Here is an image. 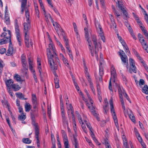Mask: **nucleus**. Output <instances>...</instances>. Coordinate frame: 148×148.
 I'll list each match as a JSON object with an SVG mask.
<instances>
[{"instance_id":"obj_49","label":"nucleus","mask_w":148,"mask_h":148,"mask_svg":"<svg viewBox=\"0 0 148 148\" xmlns=\"http://www.w3.org/2000/svg\"><path fill=\"white\" fill-rule=\"evenodd\" d=\"M72 119H72L73 123L74 124V125H73V130H74L75 131V132H76V130H77L76 127V121L75 120V119L74 118H72Z\"/></svg>"},{"instance_id":"obj_20","label":"nucleus","mask_w":148,"mask_h":148,"mask_svg":"<svg viewBox=\"0 0 148 148\" xmlns=\"http://www.w3.org/2000/svg\"><path fill=\"white\" fill-rule=\"evenodd\" d=\"M53 25L55 29L58 33L59 30H60L61 32H63V30L62 29H60V25L57 22H55V23H53Z\"/></svg>"},{"instance_id":"obj_28","label":"nucleus","mask_w":148,"mask_h":148,"mask_svg":"<svg viewBox=\"0 0 148 148\" xmlns=\"http://www.w3.org/2000/svg\"><path fill=\"white\" fill-rule=\"evenodd\" d=\"M64 39L66 47V49L69 51V52H70V47L68 40L65 37H64Z\"/></svg>"},{"instance_id":"obj_48","label":"nucleus","mask_w":148,"mask_h":148,"mask_svg":"<svg viewBox=\"0 0 148 148\" xmlns=\"http://www.w3.org/2000/svg\"><path fill=\"white\" fill-rule=\"evenodd\" d=\"M38 69L40 73V76L41 77H42V72L41 65H38Z\"/></svg>"},{"instance_id":"obj_15","label":"nucleus","mask_w":148,"mask_h":148,"mask_svg":"<svg viewBox=\"0 0 148 148\" xmlns=\"http://www.w3.org/2000/svg\"><path fill=\"white\" fill-rule=\"evenodd\" d=\"M72 142L75 148H79L78 143L75 135H73V138L72 139Z\"/></svg>"},{"instance_id":"obj_29","label":"nucleus","mask_w":148,"mask_h":148,"mask_svg":"<svg viewBox=\"0 0 148 148\" xmlns=\"http://www.w3.org/2000/svg\"><path fill=\"white\" fill-rule=\"evenodd\" d=\"M132 14L134 17L135 18V20L138 23V24L140 26L142 25V23L141 22L139 19V18L138 17V16L134 12L132 13Z\"/></svg>"},{"instance_id":"obj_34","label":"nucleus","mask_w":148,"mask_h":148,"mask_svg":"<svg viewBox=\"0 0 148 148\" xmlns=\"http://www.w3.org/2000/svg\"><path fill=\"white\" fill-rule=\"evenodd\" d=\"M106 105L103 106V109L104 110V112L105 114H107V112L108 110V101L106 102L105 101Z\"/></svg>"},{"instance_id":"obj_24","label":"nucleus","mask_w":148,"mask_h":148,"mask_svg":"<svg viewBox=\"0 0 148 148\" xmlns=\"http://www.w3.org/2000/svg\"><path fill=\"white\" fill-rule=\"evenodd\" d=\"M15 95L17 97L21 99L26 100L27 98H24V95L21 92H17L15 93Z\"/></svg>"},{"instance_id":"obj_4","label":"nucleus","mask_w":148,"mask_h":148,"mask_svg":"<svg viewBox=\"0 0 148 148\" xmlns=\"http://www.w3.org/2000/svg\"><path fill=\"white\" fill-rule=\"evenodd\" d=\"M14 25L15 31V34L16 38L18 42V45L20 46H21L22 39L20 34V31L18 21L17 19H15L14 20Z\"/></svg>"},{"instance_id":"obj_33","label":"nucleus","mask_w":148,"mask_h":148,"mask_svg":"<svg viewBox=\"0 0 148 148\" xmlns=\"http://www.w3.org/2000/svg\"><path fill=\"white\" fill-rule=\"evenodd\" d=\"M109 17L113 26H114V28H116V25L115 23L114 20L113 18V16L112 15L110 14Z\"/></svg>"},{"instance_id":"obj_16","label":"nucleus","mask_w":148,"mask_h":148,"mask_svg":"<svg viewBox=\"0 0 148 148\" xmlns=\"http://www.w3.org/2000/svg\"><path fill=\"white\" fill-rule=\"evenodd\" d=\"M135 54L138 59L140 60L141 63L142 64L143 66L144 67L145 70H146L148 69V67L147 65L145 63L144 61L141 58L139 54L137 53V52L136 51L135 52Z\"/></svg>"},{"instance_id":"obj_5","label":"nucleus","mask_w":148,"mask_h":148,"mask_svg":"<svg viewBox=\"0 0 148 148\" xmlns=\"http://www.w3.org/2000/svg\"><path fill=\"white\" fill-rule=\"evenodd\" d=\"M84 73L85 76L88 82L90 87L92 90V91L94 95H96L95 91L94 88L93 83L92 82V79L90 76V74L88 72V69L87 66L85 64L84 65Z\"/></svg>"},{"instance_id":"obj_47","label":"nucleus","mask_w":148,"mask_h":148,"mask_svg":"<svg viewBox=\"0 0 148 148\" xmlns=\"http://www.w3.org/2000/svg\"><path fill=\"white\" fill-rule=\"evenodd\" d=\"M62 121L64 124H67L68 121L66 119L65 114H63L62 116Z\"/></svg>"},{"instance_id":"obj_45","label":"nucleus","mask_w":148,"mask_h":148,"mask_svg":"<svg viewBox=\"0 0 148 148\" xmlns=\"http://www.w3.org/2000/svg\"><path fill=\"white\" fill-rule=\"evenodd\" d=\"M23 67L25 69L27 68V63L26 60H21Z\"/></svg>"},{"instance_id":"obj_63","label":"nucleus","mask_w":148,"mask_h":148,"mask_svg":"<svg viewBox=\"0 0 148 148\" xmlns=\"http://www.w3.org/2000/svg\"><path fill=\"white\" fill-rule=\"evenodd\" d=\"M33 75L34 80L35 82L37 83V79L36 75V73L35 72L33 73Z\"/></svg>"},{"instance_id":"obj_3","label":"nucleus","mask_w":148,"mask_h":148,"mask_svg":"<svg viewBox=\"0 0 148 148\" xmlns=\"http://www.w3.org/2000/svg\"><path fill=\"white\" fill-rule=\"evenodd\" d=\"M23 32L25 34V42L27 47H29V31L31 27L30 21H26L23 24Z\"/></svg>"},{"instance_id":"obj_8","label":"nucleus","mask_w":148,"mask_h":148,"mask_svg":"<svg viewBox=\"0 0 148 148\" xmlns=\"http://www.w3.org/2000/svg\"><path fill=\"white\" fill-rule=\"evenodd\" d=\"M109 103L110 106V110L112 113L113 118L115 123V125H116V127H117L118 126V123L117 117L116 115V114L115 112V110L114 108L112 98L111 99Z\"/></svg>"},{"instance_id":"obj_19","label":"nucleus","mask_w":148,"mask_h":148,"mask_svg":"<svg viewBox=\"0 0 148 148\" xmlns=\"http://www.w3.org/2000/svg\"><path fill=\"white\" fill-rule=\"evenodd\" d=\"M29 69L33 73L35 72V70L33 69V64L32 59L31 58H29Z\"/></svg>"},{"instance_id":"obj_44","label":"nucleus","mask_w":148,"mask_h":148,"mask_svg":"<svg viewBox=\"0 0 148 148\" xmlns=\"http://www.w3.org/2000/svg\"><path fill=\"white\" fill-rule=\"evenodd\" d=\"M123 47L125 51L127 54H130V52L127 45L123 46Z\"/></svg>"},{"instance_id":"obj_32","label":"nucleus","mask_w":148,"mask_h":148,"mask_svg":"<svg viewBox=\"0 0 148 148\" xmlns=\"http://www.w3.org/2000/svg\"><path fill=\"white\" fill-rule=\"evenodd\" d=\"M85 92H86L87 96L88 98V99L89 100V101L90 102V103H91V106L92 107H93V103L92 101V99L90 97V96L89 94V93L88 92V91L86 89L85 90Z\"/></svg>"},{"instance_id":"obj_22","label":"nucleus","mask_w":148,"mask_h":148,"mask_svg":"<svg viewBox=\"0 0 148 148\" xmlns=\"http://www.w3.org/2000/svg\"><path fill=\"white\" fill-rule=\"evenodd\" d=\"M119 93V97L120 99H123V95L124 94L125 92L123 89L120 86H118Z\"/></svg>"},{"instance_id":"obj_36","label":"nucleus","mask_w":148,"mask_h":148,"mask_svg":"<svg viewBox=\"0 0 148 148\" xmlns=\"http://www.w3.org/2000/svg\"><path fill=\"white\" fill-rule=\"evenodd\" d=\"M142 92L146 94H148V86L147 85L144 86L142 89Z\"/></svg>"},{"instance_id":"obj_1","label":"nucleus","mask_w":148,"mask_h":148,"mask_svg":"<svg viewBox=\"0 0 148 148\" xmlns=\"http://www.w3.org/2000/svg\"><path fill=\"white\" fill-rule=\"evenodd\" d=\"M49 48L47 49V54L48 58V63L52 69H57V65L56 61L58 62L59 59L56 53L55 47L50 38H49Z\"/></svg>"},{"instance_id":"obj_54","label":"nucleus","mask_w":148,"mask_h":148,"mask_svg":"<svg viewBox=\"0 0 148 148\" xmlns=\"http://www.w3.org/2000/svg\"><path fill=\"white\" fill-rule=\"evenodd\" d=\"M44 16L45 17L46 21L47 22H48L49 21V18H50L51 17L49 13H47V14Z\"/></svg>"},{"instance_id":"obj_31","label":"nucleus","mask_w":148,"mask_h":148,"mask_svg":"<svg viewBox=\"0 0 148 148\" xmlns=\"http://www.w3.org/2000/svg\"><path fill=\"white\" fill-rule=\"evenodd\" d=\"M13 80L12 79H10L7 80L5 82V84L8 87H9L10 86H11V84H13Z\"/></svg>"},{"instance_id":"obj_6","label":"nucleus","mask_w":148,"mask_h":148,"mask_svg":"<svg viewBox=\"0 0 148 148\" xmlns=\"http://www.w3.org/2000/svg\"><path fill=\"white\" fill-rule=\"evenodd\" d=\"M111 77L109 81V88L110 91L112 92L111 82L112 81L113 82L115 83L116 77V70L113 66L111 68Z\"/></svg>"},{"instance_id":"obj_50","label":"nucleus","mask_w":148,"mask_h":148,"mask_svg":"<svg viewBox=\"0 0 148 148\" xmlns=\"http://www.w3.org/2000/svg\"><path fill=\"white\" fill-rule=\"evenodd\" d=\"M27 0H23L22 1L21 8H25V6L26 5Z\"/></svg>"},{"instance_id":"obj_13","label":"nucleus","mask_w":148,"mask_h":148,"mask_svg":"<svg viewBox=\"0 0 148 148\" xmlns=\"http://www.w3.org/2000/svg\"><path fill=\"white\" fill-rule=\"evenodd\" d=\"M7 31L8 32V37H5L3 39L0 40V45H2L4 44L9 42L11 43V32L10 30H8Z\"/></svg>"},{"instance_id":"obj_30","label":"nucleus","mask_w":148,"mask_h":148,"mask_svg":"<svg viewBox=\"0 0 148 148\" xmlns=\"http://www.w3.org/2000/svg\"><path fill=\"white\" fill-rule=\"evenodd\" d=\"M90 134L91 137L92 138L93 140H94V141L96 142L97 145H101L100 143H99L98 142L97 140L96 139V138L95 137V136L92 132V131L90 132Z\"/></svg>"},{"instance_id":"obj_41","label":"nucleus","mask_w":148,"mask_h":148,"mask_svg":"<svg viewBox=\"0 0 148 148\" xmlns=\"http://www.w3.org/2000/svg\"><path fill=\"white\" fill-rule=\"evenodd\" d=\"M104 144L106 146V148H112L108 139H106L105 140Z\"/></svg>"},{"instance_id":"obj_58","label":"nucleus","mask_w":148,"mask_h":148,"mask_svg":"<svg viewBox=\"0 0 148 148\" xmlns=\"http://www.w3.org/2000/svg\"><path fill=\"white\" fill-rule=\"evenodd\" d=\"M1 102L3 106H5L7 107H8V101L6 100H2Z\"/></svg>"},{"instance_id":"obj_61","label":"nucleus","mask_w":148,"mask_h":148,"mask_svg":"<svg viewBox=\"0 0 148 148\" xmlns=\"http://www.w3.org/2000/svg\"><path fill=\"white\" fill-rule=\"evenodd\" d=\"M5 22L7 25L10 24V19L9 17H5Z\"/></svg>"},{"instance_id":"obj_57","label":"nucleus","mask_w":148,"mask_h":148,"mask_svg":"<svg viewBox=\"0 0 148 148\" xmlns=\"http://www.w3.org/2000/svg\"><path fill=\"white\" fill-rule=\"evenodd\" d=\"M69 110H70L71 114L73 115V107L71 104H70L69 106Z\"/></svg>"},{"instance_id":"obj_27","label":"nucleus","mask_w":148,"mask_h":148,"mask_svg":"<svg viewBox=\"0 0 148 148\" xmlns=\"http://www.w3.org/2000/svg\"><path fill=\"white\" fill-rule=\"evenodd\" d=\"M25 110L26 112H29L32 107L30 104L27 102H26L25 105Z\"/></svg>"},{"instance_id":"obj_64","label":"nucleus","mask_w":148,"mask_h":148,"mask_svg":"<svg viewBox=\"0 0 148 148\" xmlns=\"http://www.w3.org/2000/svg\"><path fill=\"white\" fill-rule=\"evenodd\" d=\"M6 51V49L5 48H2L0 49V53L1 54L4 53Z\"/></svg>"},{"instance_id":"obj_39","label":"nucleus","mask_w":148,"mask_h":148,"mask_svg":"<svg viewBox=\"0 0 148 148\" xmlns=\"http://www.w3.org/2000/svg\"><path fill=\"white\" fill-rule=\"evenodd\" d=\"M26 118V114H24V113L21 115H19L18 117V119L21 121H23Z\"/></svg>"},{"instance_id":"obj_21","label":"nucleus","mask_w":148,"mask_h":148,"mask_svg":"<svg viewBox=\"0 0 148 148\" xmlns=\"http://www.w3.org/2000/svg\"><path fill=\"white\" fill-rule=\"evenodd\" d=\"M32 103L35 106H36L38 104L37 99L35 94H32Z\"/></svg>"},{"instance_id":"obj_37","label":"nucleus","mask_w":148,"mask_h":148,"mask_svg":"<svg viewBox=\"0 0 148 148\" xmlns=\"http://www.w3.org/2000/svg\"><path fill=\"white\" fill-rule=\"evenodd\" d=\"M25 15L26 18V21H30L29 20L30 16L29 11L28 10H25Z\"/></svg>"},{"instance_id":"obj_35","label":"nucleus","mask_w":148,"mask_h":148,"mask_svg":"<svg viewBox=\"0 0 148 148\" xmlns=\"http://www.w3.org/2000/svg\"><path fill=\"white\" fill-rule=\"evenodd\" d=\"M59 81V79L57 77L54 78V83L56 88H58L60 87Z\"/></svg>"},{"instance_id":"obj_51","label":"nucleus","mask_w":148,"mask_h":148,"mask_svg":"<svg viewBox=\"0 0 148 148\" xmlns=\"http://www.w3.org/2000/svg\"><path fill=\"white\" fill-rule=\"evenodd\" d=\"M113 12L114 13V14L116 16V18L117 20H118V19L120 18V14L117 11H116V10H115Z\"/></svg>"},{"instance_id":"obj_14","label":"nucleus","mask_w":148,"mask_h":148,"mask_svg":"<svg viewBox=\"0 0 148 148\" xmlns=\"http://www.w3.org/2000/svg\"><path fill=\"white\" fill-rule=\"evenodd\" d=\"M121 58L122 61V63L123 65H125L127 68L128 69V62L127 57L126 55H122L121 57Z\"/></svg>"},{"instance_id":"obj_38","label":"nucleus","mask_w":148,"mask_h":148,"mask_svg":"<svg viewBox=\"0 0 148 148\" xmlns=\"http://www.w3.org/2000/svg\"><path fill=\"white\" fill-rule=\"evenodd\" d=\"M83 98V100L85 101L86 102V105L87 106H88V108L90 109H92L93 108H94L93 105V107L92 108V107L91 104H89L87 102L86 99L85 98L84 96L82 97Z\"/></svg>"},{"instance_id":"obj_11","label":"nucleus","mask_w":148,"mask_h":148,"mask_svg":"<svg viewBox=\"0 0 148 148\" xmlns=\"http://www.w3.org/2000/svg\"><path fill=\"white\" fill-rule=\"evenodd\" d=\"M129 63L130 68L129 70V72L131 73H132V72L135 73H136L137 69L135 65L134 60L132 58H130Z\"/></svg>"},{"instance_id":"obj_52","label":"nucleus","mask_w":148,"mask_h":148,"mask_svg":"<svg viewBox=\"0 0 148 148\" xmlns=\"http://www.w3.org/2000/svg\"><path fill=\"white\" fill-rule=\"evenodd\" d=\"M129 116L130 119L133 122H134L135 121V117L132 114H129Z\"/></svg>"},{"instance_id":"obj_2","label":"nucleus","mask_w":148,"mask_h":148,"mask_svg":"<svg viewBox=\"0 0 148 148\" xmlns=\"http://www.w3.org/2000/svg\"><path fill=\"white\" fill-rule=\"evenodd\" d=\"M88 38H89L88 41H91V40H89V38L88 36ZM85 38H86V40H87L86 39V37H85ZM92 40L93 41V43L94 45L95 48V49L94 50L93 49V48L92 46V43L91 42V44H90V45H91V47L92 53L93 54L92 55L91 54V50H90H90V52L91 53V56H94V53H95L96 57V58H97L98 57V55H97V53L99 51V49H101V44L99 42L98 43H97V38L95 36L93 35L92 36ZM88 48H89V43H88Z\"/></svg>"},{"instance_id":"obj_9","label":"nucleus","mask_w":148,"mask_h":148,"mask_svg":"<svg viewBox=\"0 0 148 148\" xmlns=\"http://www.w3.org/2000/svg\"><path fill=\"white\" fill-rule=\"evenodd\" d=\"M83 18H84V19L86 21V27H85L84 28V31H85V37L86 38V39L87 41L89 43V49L91 51V54L92 55L93 54L92 53V51L91 49V47L90 44H91V41H88L89 38H88V21L87 20V18L86 17V16L85 14H83Z\"/></svg>"},{"instance_id":"obj_59","label":"nucleus","mask_w":148,"mask_h":148,"mask_svg":"<svg viewBox=\"0 0 148 148\" xmlns=\"http://www.w3.org/2000/svg\"><path fill=\"white\" fill-rule=\"evenodd\" d=\"M145 81L143 79H140V80L139 82V85L140 86H141L144 85L145 84Z\"/></svg>"},{"instance_id":"obj_42","label":"nucleus","mask_w":148,"mask_h":148,"mask_svg":"<svg viewBox=\"0 0 148 148\" xmlns=\"http://www.w3.org/2000/svg\"><path fill=\"white\" fill-rule=\"evenodd\" d=\"M117 2H116V4H118L119 7L121 9L122 12H123L124 11H125V9L124 8L120 3V0H117Z\"/></svg>"},{"instance_id":"obj_46","label":"nucleus","mask_w":148,"mask_h":148,"mask_svg":"<svg viewBox=\"0 0 148 148\" xmlns=\"http://www.w3.org/2000/svg\"><path fill=\"white\" fill-rule=\"evenodd\" d=\"M103 70L102 66H99V74L100 76H102L103 75Z\"/></svg>"},{"instance_id":"obj_62","label":"nucleus","mask_w":148,"mask_h":148,"mask_svg":"<svg viewBox=\"0 0 148 148\" xmlns=\"http://www.w3.org/2000/svg\"><path fill=\"white\" fill-rule=\"evenodd\" d=\"M120 101L122 105V107L124 110H125V107L124 104V101L123 99H120Z\"/></svg>"},{"instance_id":"obj_56","label":"nucleus","mask_w":148,"mask_h":148,"mask_svg":"<svg viewBox=\"0 0 148 148\" xmlns=\"http://www.w3.org/2000/svg\"><path fill=\"white\" fill-rule=\"evenodd\" d=\"M97 90L98 92V94L99 95L101 93L100 88L99 84H98L97 86Z\"/></svg>"},{"instance_id":"obj_53","label":"nucleus","mask_w":148,"mask_h":148,"mask_svg":"<svg viewBox=\"0 0 148 148\" xmlns=\"http://www.w3.org/2000/svg\"><path fill=\"white\" fill-rule=\"evenodd\" d=\"M123 12L124 15L125 16V17L124 18V19L126 20L127 18H129V17L128 16V14L126 10L125 11H123Z\"/></svg>"},{"instance_id":"obj_25","label":"nucleus","mask_w":148,"mask_h":148,"mask_svg":"<svg viewBox=\"0 0 148 148\" xmlns=\"http://www.w3.org/2000/svg\"><path fill=\"white\" fill-rule=\"evenodd\" d=\"M122 138L123 142V145L125 148H129L127 141L125 136L123 135V136Z\"/></svg>"},{"instance_id":"obj_12","label":"nucleus","mask_w":148,"mask_h":148,"mask_svg":"<svg viewBox=\"0 0 148 148\" xmlns=\"http://www.w3.org/2000/svg\"><path fill=\"white\" fill-rule=\"evenodd\" d=\"M34 129L35 130V138L37 140L36 144L38 147H40V142L39 140V130L38 126L36 124H34Z\"/></svg>"},{"instance_id":"obj_40","label":"nucleus","mask_w":148,"mask_h":148,"mask_svg":"<svg viewBox=\"0 0 148 148\" xmlns=\"http://www.w3.org/2000/svg\"><path fill=\"white\" fill-rule=\"evenodd\" d=\"M22 141L25 143L29 144L31 143L32 140L28 138H23L22 139Z\"/></svg>"},{"instance_id":"obj_23","label":"nucleus","mask_w":148,"mask_h":148,"mask_svg":"<svg viewBox=\"0 0 148 148\" xmlns=\"http://www.w3.org/2000/svg\"><path fill=\"white\" fill-rule=\"evenodd\" d=\"M14 79H15L17 82H21V83L24 81V80H22L21 76L17 74H15L14 76Z\"/></svg>"},{"instance_id":"obj_7","label":"nucleus","mask_w":148,"mask_h":148,"mask_svg":"<svg viewBox=\"0 0 148 148\" xmlns=\"http://www.w3.org/2000/svg\"><path fill=\"white\" fill-rule=\"evenodd\" d=\"M95 25L97 31L98 33V36L100 37L103 42H105V38L104 36L102 28L100 24L98 22H95Z\"/></svg>"},{"instance_id":"obj_10","label":"nucleus","mask_w":148,"mask_h":148,"mask_svg":"<svg viewBox=\"0 0 148 148\" xmlns=\"http://www.w3.org/2000/svg\"><path fill=\"white\" fill-rule=\"evenodd\" d=\"M61 132L64 143V148H69V141L66 132L62 130Z\"/></svg>"},{"instance_id":"obj_26","label":"nucleus","mask_w":148,"mask_h":148,"mask_svg":"<svg viewBox=\"0 0 148 148\" xmlns=\"http://www.w3.org/2000/svg\"><path fill=\"white\" fill-rule=\"evenodd\" d=\"M11 86L14 90L15 91H18L21 88L17 84H11Z\"/></svg>"},{"instance_id":"obj_55","label":"nucleus","mask_w":148,"mask_h":148,"mask_svg":"<svg viewBox=\"0 0 148 148\" xmlns=\"http://www.w3.org/2000/svg\"><path fill=\"white\" fill-rule=\"evenodd\" d=\"M62 60H63L64 64H65L66 66H68L69 65V64L68 63V61L66 60V59L65 58H64Z\"/></svg>"},{"instance_id":"obj_17","label":"nucleus","mask_w":148,"mask_h":148,"mask_svg":"<svg viewBox=\"0 0 148 148\" xmlns=\"http://www.w3.org/2000/svg\"><path fill=\"white\" fill-rule=\"evenodd\" d=\"M13 48L12 44V43L10 42L9 44V48L6 55L8 56H10L13 54Z\"/></svg>"},{"instance_id":"obj_60","label":"nucleus","mask_w":148,"mask_h":148,"mask_svg":"<svg viewBox=\"0 0 148 148\" xmlns=\"http://www.w3.org/2000/svg\"><path fill=\"white\" fill-rule=\"evenodd\" d=\"M73 25L75 32H77V31H78L77 25L75 23L73 22Z\"/></svg>"},{"instance_id":"obj_18","label":"nucleus","mask_w":148,"mask_h":148,"mask_svg":"<svg viewBox=\"0 0 148 148\" xmlns=\"http://www.w3.org/2000/svg\"><path fill=\"white\" fill-rule=\"evenodd\" d=\"M78 120L79 123H80V124H81V127L83 131L86 133H87L86 131V128L85 124H84V122L82 120V119L80 116L78 117Z\"/></svg>"},{"instance_id":"obj_43","label":"nucleus","mask_w":148,"mask_h":148,"mask_svg":"<svg viewBox=\"0 0 148 148\" xmlns=\"http://www.w3.org/2000/svg\"><path fill=\"white\" fill-rule=\"evenodd\" d=\"M84 122L86 124L87 127L89 129L90 132L93 131V129L91 127L90 124L87 123V121L86 120H84Z\"/></svg>"}]
</instances>
